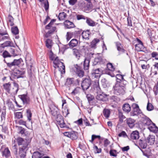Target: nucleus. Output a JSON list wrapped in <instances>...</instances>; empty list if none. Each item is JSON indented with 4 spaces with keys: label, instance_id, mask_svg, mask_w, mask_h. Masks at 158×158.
<instances>
[{
    "label": "nucleus",
    "instance_id": "1",
    "mask_svg": "<svg viewBox=\"0 0 158 158\" xmlns=\"http://www.w3.org/2000/svg\"><path fill=\"white\" fill-rule=\"evenodd\" d=\"M107 68L108 70H106L105 73L111 77H114L116 75L117 82V81H120V83H121V82L123 79V77L121 74H116V72L114 70L112 64L111 63H108L107 64Z\"/></svg>",
    "mask_w": 158,
    "mask_h": 158
},
{
    "label": "nucleus",
    "instance_id": "2",
    "mask_svg": "<svg viewBox=\"0 0 158 158\" xmlns=\"http://www.w3.org/2000/svg\"><path fill=\"white\" fill-rule=\"evenodd\" d=\"M12 71L11 76L13 78H24L25 77L23 76L25 73V71H22L17 68H15L12 69Z\"/></svg>",
    "mask_w": 158,
    "mask_h": 158
},
{
    "label": "nucleus",
    "instance_id": "3",
    "mask_svg": "<svg viewBox=\"0 0 158 158\" xmlns=\"http://www.w3.org/2000/svg\"><path fill=\"white\" fill-rule=\"evenodd\" d=\"M120 81H117L114 86H113L114 93L117 95L123 94L125 91V87L124 86L121 85Z\"/></svg>",
    "mask_w": 158,
    "mask_h": 158
},
{
    "label": "nucleus",
    "instance_id": "4",
    "mask_svg": "<svg viewBox=\"0 0 158 158\" xmlns=\"http://www.w3.org/2000/svg\"><path fill=\"white\" fill-rule=\"evenodd\" d=\"M53 66L55 68L60 67L59 70L61 73H65V68L64 64L60 61V60H53Z\"/></svg>",
    "mask_w": 158,
    "mask_h": 158
},
{
    "label": "nucleus",
    "instance_id": "5",
    "mask_svg": "<svg viewBox=\"0 0 158 158\" xmlns=\"http://www.w3.org/2000/svg\"><path fill=\"white\" fill-rule=\"evenodd\" d=\"M133 110L130 113V115L135 116L140 114L142 113L141 111L140 110L138 104L133 103L132 105Z\"/></svg>",
    "mask_w": 158,
    "mask_h": 158
},
{
    "label": "nucleus",
    "instance_id": "6",
    "mask_svg": "<svg viewBox=\"0 0 158 158\" xmlns=\"http://www.w3.org/2000/svg\"><path fill=\"white\" fill-rule=\"evenodd\" d=\"M32 60H25L27 66V73L28 76L31 77H32V69H33V64L31 63Z\"/></svg>",
    "mask_w": 158,
    "mask_h": 158
},
{
    "label": "nucleus",
    "instance_id": "7",
    "mask_svg": "<svg viewBox=\"0 0 158 158\" xmlns=\"http://www.w3.org/2000/svg\"><path fill=\"white\" fill-rule=\"evenodd\" d=\"M91 80L89 78H86L83 79L81 84V86L84 90L89 89L91 85Z\"/></svg>",
    "mask_w": 158,
    "mask_h": 158
},
{
    "label": "nucleus",
    "instance_id": "8",
    "mask_svg": "<svg viewBox=\"0 0 158 158\" xmlns=\"http://www.w3.org/2000/svg\"><path fill=\"white\" fill-rule=\"evenodd\" d=\"M103 73H104L103 70L99 68L93 69L91 72L92 75L97 78H99L101 75Z\"/></svg>",
    "mask_w": 158,
    "mask_h": 158
},
{
    "label": "nucleus",
    "instance_id": "9",
    "mask_svg": "<svg viewBox=\"0 0 158 158\" xmlns=\"http://www.w3.org/2000/svg\"><path fill=\"white\" fill-rule=\"evenodd\" d=\"M19 98L23 102V104H29L30 98L29 97H27V92L26 91V94H22L19 96Z\"/></svg>",
    "mask_w": 158,
    "mask_h": 158
},
{
    "label": "nucleus",
    "instance_id": "10",
    "mask_svg": "<svg viewBox=\"0 0 158 158\" xmlns=\"http://www.w3.org/2000/svg\"><path fill=\"white\" fill-rule=\"evenodd\" d=\"M8 47L15 48V46L12 41H6L4 43L0 44V49L1 50L5 47Z\"/></svg>",
    "mask_w": 158,
    "mask_h": 158
},
{
    "label": "nucleus",
    "instance_id": "11",
    "mask_svg": "<svg viewBox=\"0 0 158 158\" xmlns=\"http://www.w3.org/2000/svg\"><path fill=\"white\" fill-rule=\"evenodd\" d=\"M74 70L76 73L80 77H82L84 75V72L77 65H75Z\"/></svg>",
    "mask_w": 158,
    "mask_h": 158
},
{
    "label": "nucleus",
    "instance_id": "12",
    "mask_svg": "<svg viewBox=\"0 0 158 158\" xmlns=\"http://www.w3.org/2000/svg\"><path fill=\"white\" fill-rule=\"evenodd\" d=\"M108 95L104 93L98 94L96 96L97 99L100 101L106 102L108 100Z\"/></svg>",
    "mask_w": 158,
    "mask_h": 158
},
{
    "label": "nucleus",
    "instance_id": "13",
    "mask_svg": "<svg viewBox=\"0 0 158 158\" xmlns=\"http://www.w3.org/2000/svg\"><path fill=\"white\" fill-rule=\"evenodd\" d=\"M50 109L51 110L52 114L56 116L58 114V109L57 107L54 105H52L50 107Z\"/></svg>",
    "mask_w": 158,
    "mask_h": 158
},
{
    "label": "nucleus",
    "instance_id": "14",
    "mask_svg": "<svg viewBox=\"0 0 158 158\" xmlns=\"http://www.w3.org/2000/svg\"><path fill=\"white\" fill-rule=\"evenodd\" d=\"M2 154L3 157L5 156L6 158H7L11 156L10 152L7 147L2 152Z\"/></svg>",
    "mask_w": 158,
    "mask_h": 158
},
{
    "label": "nucleus",
    "instance_id": "15",
    "mask_svg": "<svg viewBox=\"0 0 158 158\" xmlns=\"http://www.w3.org/2000/svg\"><path fill=\"white\" fill-rule=\"evenodd\" d=\"M146 140L150 145L153 144L155 141V136L153 135H149L147 137Z\"/></svg>",
    "mask_w": 158,
    "mask_h": 158
},
{
    "label": "nucleus",
    "instance_id": "16",
    "mask_svg": "<svg viewBox=\"0 0 158 158\" xmlns=\"http://www.w3.org/2000/svg\"><path fill=\"white\" fill-rule=\"evenodd\" d=\"M139 137V133L137 131H133L130 135V138L131 139L136 140Z\"/></svg>",
    "mask_w": 158,
    "mask_h": 158
},
{
    "label": "nucleus",
    "instance_id": "17",
    "mask_svg": "<svg viewBox=\"0 0 158 158\" xmlns=\"http://www.w3.org/2000/svg\"><path fill=\"white\" fill-rule=\"evenodd\" d=\"M127 124L130 128H132L135 126V120L131 118H129L126 120Z\"/></svg>",
    "mask_w": 158,
    "mask_h": 158
},
{
    "label": "nucleus",
    "instance_id": "18",
    "mask_svg": "<svg viewBox=\"0 0 158 158\" xmlns=\"http://www.w3.org/2000/svg\"><path fill=\"white\" fill-rule=\"evenodd\" d=\"M146 140L145 139H140L139 140L138 143L139 146L142 148L144 149L146 148L147 143Z\"/></svg>",
    "mask_w": 158,
    "mask_h": 158
},
{
    "label": "nucleus",
    "instance_id": "19",
    "mask_svg": "<svg viewBox=\"0 0 158 158\" xmlns=\"http://www.w3.org/2000/svg\"><path fill=\"white\" fill-rule=\"evenodd\" d=\"M64 24L67 28L70 29L75 27L73 23L68 20H66L64 23Z\"/></svg>",
    "mask_w": 158,
    "mask_h": 158
},
{
    "label": "nucleus",
    "instance_id": "20",
    "mask_svg": "<svg viewBox=\"0 0 158 158\" xmlns=\"http://www.w3.org/2000/svg\"><path fill=\"white\" fill-rule=\"evenodd\" d=\"M123 110L124 112L128 113L131 111V107L128 104L125 103L123 106Z\"/></svg>",
    "mask_w": 158,
    "mask_h": 158
},
{
    "label": "nucleus",
    "instance_id": "21",
    "mask_svg": "<svg viewBox=\"0 0 158 158\" xmlns=\"http://www.w3.org/2000/svg\"><path fill=\"white\" fill-rule=\"evenodd\" d=\"M118 50L120 53L125 52V50L123 48L122 44L119 42H117L116 43Z\"/></svg>",
    "mask_w": 158,
    "mask_h": 158
},
{
    "label": "nucleus",
    "instance_id": "22",
    "mask_svg": "<svg viewBox=\"0 0 158 158\" xmlns=\"http://www.w3.org/2000/svg\"><path fill=\"white\" fill-rule=\"evenodd\" d=\"M48 29H50V30L45 35V36L47 37H48L50 34H52L56 31V27L55 26H52L49 27Z\"/></svg>",
    "mask_w": 158,
    "mask_h": 158
},
{
    "label": "nucleus",
    "instance_id": "23",
    "mask_svg": "<svg viewBox=\"0 0 158 158\" xmlns=\"http://www.w3.org/2000/svg\"><path fill=\"white\" fill-rule=\"evenodd\" d=\"M148 128L150 131L153 132H156L158 130L157 127L154 124H153L152 123L149 126Z\"/></svg>",
    "mask_w": 158,
    "mask_h": 158
},
{
    "label": "nucleus",
    "instance_id": "24",
    "mask_svg": "<svg viewBox=\"0 0 158 158\" xmlns=\"http://www.w3.org/2000/svg\"><path fill=\"white\" fill-rule=\"evenodd\" d=\"M100 41L99 39L95 38L91 42L90 47L91 48H96L97 44Z\"/></svg>",
    "mask_w": 158,
    "mask_h": 158
},
{
    "label": "nucleus",
    "instance_id": "25",
    "mask_svg": "<svg viewBox=\"0 0 158 158\" xmlns=\"http://www.w3.org/2000/svg\"><path fill=\"white\" fill-rule=\"evenodd\" d=\"M27 117L28 120L29 122H31L32 123V121H31V118L32 116V113L31 112V110L30 109H28L26 111Z\"/></svg>",
    "mask_w": 158,
    "mask_h": 158
},
{
    "label": "nucleus",
    "instance_id": "26",
    "mask_svg": "<svg viewBox=\"0 0 158 158\" xmlns=\"http://www.w3.org/2000/svg\"><path fill=\"white\" fill-rule=\"evenodd\" d=\"M45 42L47 47L50 49L51 48L53 44L52 40L51 39H48L46 40Z\"/></svg>",
    "mask_w": 158,
    "mask_h": 158
},
{
    "label": "nucleus",
    "instance_id": "27",
    "mask_svg": "<svg viewBox=\"0 0 158 158\" xmlns=\"http://www.w3.org/2000/svg\"><path fill=\"white\" fill-rule=\"evenodd\" d=\"M89 35L90 32L88 31H83L82 34V38L85 40H88L89 39Z\"/></svg>",
    "mask_w": 158,
    "mask_h": 158
},
{
    "label": "nucleus",
    "instance_id": "28",
    "mask_svg": "<svg viewBox=\"0 0 158 158\" xmlns=\"http://www.w3.org/2000/svg\"><path fill=\"white\" fill-rule=\"evenodd\" d=\"M86 23L90 26L94 27L96 25V23L90 18H86Z\"/></svg>",
    "mask_w": 158,
    "mask_h": 158
},
{
    "label": "nucleus",
    "instance_id": "29",
    "mask_svg": "<svg viewBox=\"0 0 158 158\" xmlns=\"http://www.w3.org/2000/svg\"><path fill=\"white\" fill-rule=\"evenodd\" d=\"M78 41L76 39L72 40L69 43V46L70 47H74L76 46L78 44Z\"/></svg>",
    "mask_w": 158,
    "mask_h": 158
},
{
    "label": "nucleus",
    "instance_id": "30",
    "mask_svg": "<svg viewBox=\"0 0 158 158\" xmlns=\"http://www.w3.org/2000/svg\"><path fill=\"white\" fill-rule=\"evenodd\" d=\"M143 44H138L135 45V48L137 51H142L144 49Z\"/></svg>",
    "mask_w": 158,
    "mask_h": 158
},
{
    "label": "nucleus",
    "instance_id": "31",
    "mask_svg": "<svg viewBox=\"0 0 158 158\" xmlns=\"http://www.w3.org/2000/svg\"><path fill=\"white\" fill-rule=\"evenodd\" d=\"M89 60H84L83 63V67L85 70H88L89 66Z\"/></svg>",
    "mask_w": 158,
    "mask_h": 158
},
{
    "label": "nucleus",
    "instance_id": "32",
    "mask_svg": "<svg viewBox=\"0 0 158 158\" xmlns=\"http://www.w3.org/2000/svg\"><path fill=\"white\" fill-rule=\"evenodd\" d=\"M4 88L6 91L10 93V87L11 86V84L10 82L8 83H6L3 85Z\"/></svg>",
    "mask_w": 158,
    "mask_h": 158
},
{
    "label": "nucleus",
    "instance_id": "33",
    "mask_svg": "<svg viewBox=\"0 0 158 158\" xmlns=\"http://www.w3.org/2000/svg\"><path fill=\"white\" fill-rule=\"evenodd\" d=\"M74 82V78H68L66 80L65 85L67 86H69L73 84Z\"/></svg>",
    "mask_w": 158,
    "mask_h": 158
},
{
    "label": "nucleus",
    "instance_id": "34",
    "mask_svg": "<svg viewBox=\"0 0 158 158\" xmlns=\"http://www.w3.org/2000/svg\"><path fill=\"white\" fill-rule=\"evenodd\" d=\"M143 123L144 125L150 126L152 123L151 120L148 118H146L143 121Z\"/></svg>",
    "mask_w": 158,
    "mask_h": 158
},
{
    "label": "nucleus",
    "instance_id": "35",
    "mask_svg": "<svg viewBox=\"0 0 158 158\" xmlns=\"http://www.w3.org/2000/svg\"><path fill=\"white\" fill-rule=\"evenodd\" d=\"M25 139L26 140V141L25 142V143H24L23 144V145L22 148L25 150V149L27 148L28 145L31 142V138L30 139Z\"/></svg>",
    "mask_w": 158,
    "mask_h": 158
},
{
    "label": "nucleus",
    "instance_id": "36",
    "mask_svg": "<svg viewBox=\"0 0 158 158\" xmlns=\"http://www.w3.org/2000/svg\"><path fill=\"white\" fill-rule=\"evenodd\" d=\"M78 138V133L77 132H71L70 138L73 140L76 139Z\"/></svg>",
    "mask_w": 158,
    "mask_h": 158
},
{
    "label": "nucleus",
    "instance_id": "37",
    "mask_svg": "<svg viewBox=\"0 0 158 158\" xmlns=\"http://www.w3.org/2000/svg\"><path fill=\"white\" fill-rule=\"evenodd\" d=\"M11 31L12 33L15 35H18L19 33V30L17 26L12 27L11 28Z\"/></svg>",
    "mask_w": 158,
    "mask_h": 158
},
{
    "label": "nucleus",
    "instance_id": "38",
    "mask_svg": "<svg viewBox=\"0 0 158 158\" xmlns=\"http://www.w3.org/2000/svg\"><path fill=\"white\" fill-rule=\"evenodd\" d=\"M42 3V5L43 6L45 10L46 11H47L48 10L49 8V3L48 0H46L45 1H43Z\"/></svg>",
    "mask_w": 158,
    "mask_h": 158
},
{
    "label": "nucleus",
    "instance_id": "39",
    "mask_svg": "<svg viewBox=\"0 0 158 158\" xmlns=\"http://www.w3.org/2000/svg\"><path fill=\"white\" fill-rule=\"evenodd\" d=\"M67 16V14L64 12L59 13L58 18L59 20H62L64 19Z\"/></svg>",
    "mask_w": 158,
    "mask_h": 158
},
{
    "label": "nucleus",
    "instance_id": "40",
    "mask_svg": "<svg viewBox=\"0 0 158 158\" xmlns=\"http://www.w3.org/2000/svg\"><path fill=\"white\" fill-rule=\"evenodd\" d=\"M17 141L18 145L20 146L22 145L24 143H25V141L24 139L20 137H18L16 139Z\"/></svg>",
    "mask_w": 158,
    "mask_h": 158
},
{
    "label": "nucleus",
    "instance_id": "41",
    "mask_svg": "<svg viewBox=\"0 0 158 158\" xmlns=\"http://www.w3.org/2000/svg\"><path fill=\"white\" fill-rule=\"evenodd\" d=\"M7 103L8 104L9 107L11 108L13 110L15 111L17 110H15L14 105L11 101H10V99L7 100Z\"/></svg>",
    "mask_w": 158,
    "mask_h": 158
},
{
    "label": "nucleus",
    "instance_id": "42",
    "mask_svg": "<svg viewBox=\"0 0 158 158\" xmlns=\"http://www.w3.org/2000/svg\"><path fill=\"white\" fill-rule=\"evenodd\" d=\"M103 114L106 118H108L110 114V111L108 109H105L103 111Z\"/></svg>",
    "mask_w": 158,
    "mask_h": 158
},
{
    "label": "nucleus",
    "instance_id": "43",
    "mask_svg": "<svg viewBox=\"0 0 158 158\" xmlns=\"http://www.w3.org/2000/svg\"><path fill=\"white\" fill-rule=\"evenodd\" d=\"M49 55L50 59H57L58 57V56L52 52L51 50L50 51Z\"/></svg>",
    "mask_w": 158,
    "mask_h": 158
},
{
    "label": "nucleus",
    "instance_id": "44",
    "mask_svg": "<svg viewBox=\"0 0 158 158\" xmlns=\"http://www.w3.org/2000/svg\"><path fill=\"white\" fill-rule=\"evenodd\" d=\"M15 118L20 119L23 118V115L21 112H17L14 113Z\"/></svg>",
    "mask_w": 158,
    "mask_h": 158
},
{
    "label": "nucleus",
    "instance_id": "45",
    "mask_svg": "<svg viewBox=\"0 0 158 158\" xmlns=\"http://www.w3.org/2000/svg\"><path fill=\"white\" fill-rule=\"evenodd\" d=\"M56 116V120L58 123L60 122H63V117L60 114H57Z\"/></svg>",
    "mask_w": 158,
    "mask_h": 158
},
{
    "label": "nucleus",
    "instance_id": "46",
    "mask_svg": "<svg viewBox=\"0 0 158 158\" xmlns=\"http://www.w3.org/2000/svg\"><path fill=\"white\" fill-rule=\"evenodd\" d=\"M2 55L4 58L11 57V54L6 50H5L3 52Z\"/></svg>",
    "mask_w": 158,
    "mask_h": 158
},
{
    "label": "nucleus",
    "instance_id": "47",
    "mask_svg": "<svg viewBox=\"0 0 158 158\" xmlns=\"http://www.w3.org/2000/svg\"><path fill=\"white\" fill-rule=\"evenodd\" d=\"M16 127H18V129L20 130V131L19 132V133L21 134L22 135H23L25 134L26 129L25 128L21 126H16Z\"/></svg>",
    "mask_w": 158,
    "mask_h": 158
},
{
    "label": "nucleus",
    "instance_id": "48",
    "mask_svg": "<svg viewBox=\"0 0 158 158\" xmlns=\"http://www.w3.org/2000/svg\"><path fill=\"white\" fill-rule=\"evenodd\" d=\"M32 158H40V152H35L32 156Z\"/></svg>",
    "mask_w": 158,
    "mask_h": 158
},
{
    "label": "nucleus",
    "instance_id": "49",
    "mask_svg": "<svg viewBox=\"0 0 158 158\" xmlns=\"http://www.w3.org/2000/svg\"><path fill=\"white\" fill-rule=\"evenodd\" d=\"M86 97L88 101V102H89L90 101L93 100L94 98V97L93 95H91L90 94H87L86 95Z\"/></svg>",
    "mask_w": 158,
    "mask_h": 158
},
{
    "label": "nucleus",
    "instance_id": "50",
    "mask_svg": "<svg viewBox=\"0 0 158 158\" xmlns=\"http://www.w3.org/2000/svg\"><path fill=\"white\" fill-rule=\"evenodd\" d=\"M73 52L74 55L76 56V57L78 58V57H79L80 56V54L79 53L78 51V50L74 48L73 49Z\"/></svg>",
    "mask_w": 158,
    "mask_h": 158
},
{
    "label": "nucleus",
    "instance_id": "51",
    "mask_svg": "<svg viewBox=\"0 0 158 158\" xmlns=\"http://www.w3.org/2000/svg\"><path fill=\"white\" fill-rule=\"evenodd\" d=\"M18 123L19 125H24L28 129H29V128L27 127V126L26 125V123L25 121H24L22 119H20Z\"/></svg>",
    "mask_w": 158,
    "mask_h": 158
},
{
    "label": "nucleus",
    "instance_id": "52",
    "mask_svg": "<svg viewBox=\"0 0 158 158\" xmlns=\"http://www.w3.org/2000/svg\"><path fill=\"white\" fill-rule=\"evenodd\" d=\"M94 149L95 153H99L101 152V149L100 148H98L96 146H94Z\"/></svg>",
    "mask_w": 158,
    "mask_h": 158
},
{
    "label": "nucleus",
    "instance_id": "53",
    "mask_svg": "<svg viewBox=\"0 0 158 158\" xmlns=\"http://www.w3.org/2000/svg\"><path fill=\"white\" fill-rule=\"evenodd\" d=\"M118 136L119 137H123L124 138H125L126 137H128L125 131H122L121 132L119 133L118 134Z\"/></svg>",
    "mask_w": 158,
    "mask_h": 158
},
{
    "label": "nucleus",
    "instance_id": "54",
    "mask_svg": "<svg viewBox=\"0 0 158 158\" xmlns=\"http://www.w3.org/2000/svg\"><path fill=\"white\" fill-rule=\"evenodd\" d=\"M153 106L150 103L148 102L147 107V109L148 110L151 111L153 109Z\"/></svg>",
    "mask_w": 158,
    "mask_h": 158
},
{
    "label": "nucleus",
    "instance_id": "55",
    "mask_svg": "<svg viewBox=\"0 0 158 158\" xmlns=\"http://www.w3.org/2000/svg\"><path fill=\"white\" fill-rule=\"evenodd\" d=\"M94 89L95 92L98 94L101 92V89L98 85H96V86H94Z\"/></svg>",
    "mask_w": 158,
    "mask_h": 158
},
{
    "label": "nucleus",
    "instance_id": "56",
    "mask_svg": "<svg viewBox=\"0 0 158 158\" xmlns=\"http://www.w3.org/2000/svg\"><path fill=\"white\" fill-rule=\"evenodd\" d=\"M56 21L55 19H52L50 22L46 27V29H49V27L50 26H52L53 25V23L55 22Z\"/></svg>",
    "mask_w": 158,
    "mask_h": 158
},
{
    "label": "nucleus",
    "instance_id": "57",
    "mask_svg": "<svg viewBox=\"0 0 158 158\" xmlns=\"http://www.w3.org/2000/svg\"><path fill=\"white\" fill-rule=\"evenodd\" d=\"M94 55H95V54H94V53H91L88 52L87 54L86 58H85V59H91V58H92L93 56Z\"/></svg>",
    "mask_w": 158,
    "mask_h": 158
},
{
    "label": "nucleus",
    "instance_id": "58",
    "mask_svg": "<svg viewBox=\"0 0 158 158\" xmlns=\"http://www.w3.org/2000/svg\"><path fill=\"white\" fill-rule=\"evenodd\" d=\"M5 35H8L7 31L6 30L4 31L3 30L0 29V35L3 36Z\"/></svg>",
    "mask_w": 158,
    "mask_h": 158
},
{
    "label": "nucleus",
    "instance_id": "59",
    "mask_svg": "<svg viewBox=\"0 0 158 158\" xmlns=\"http://www.w3.org/2000/svg\"><path fill=\"white\" fill-rule=\"evenodd\" d=\"M101 62L102 61L100 60H94L93 62V64L94 65H99L101 64Z\"/></svg>",
    "mask_w": 158,
    "mask_h": 158
},
{
    "label": "nucleus",
    "instance_id": "60",
    "mask_svg": "<svg viewBox=\"0 0 158 158\" xmlns=\"http://www.w3.org/2000/svg\"><path fill=\"white\" fill-rule=\"evenodd\" d=\"M23 61V60H14L13 62L14 65H18L21 63V61Z\"/></svg>",
    "mask_w": 158,
    "mask_h": 158
},
{
    "label": "nucleus",
    "instance_id": "61",
    "mask_svg": "<svg viewBox=\"0 0 158 158\" xmlns=\"http://www.w3.org/2000/svg\"><path fill=\"white\" fill-rule=\"evenodd\" d=\"M17 145L16 143L13 146V148L14 150V154L16 156H17V155H18V148H17Z\"/></svg>",
    "mask_w": 158,
    "mask_h": 158
},
{
    "label": "nucleus",
    "instance_id": "62",
    "mask_svg": "<svg viewBox=\"0 0 158 158\" xmlns=\"http://www.w3.org/2000/svg\"><path fill=\"white\" fill-rule=\"evenodd\" d=\"M151 55L152 57H155V59H158V54L157 52H153L152 53Z\"/></svg>",
    "mask_w": 158,
    "mask_h": 158
},
{
    "label": "nucleus",
    "instance_id": "63",
    "mask_svg": "<svg viewBox=\"0 0 158 158\" xmlns=\"http://www.w3.org/2000/svg\"><path fill=\"white\" fill-rule=\"evenodd\" d=\"M58 124H59L60 127L61 128H68L66 126L65 123H64V121H63V122H60ZM68 128L69 127H68Z\"/></svg>",
    "mask_w": 158,
    "mask_h": 158
},
{
    "label": "nucleus",
    "instance_id": "64",
    "mask_svg": "<svg viewBox=\"0 0 158 158\" xmlns=\"http://www.w3.org/2000/svg\"><path fill=\"white\" fill-rule=\"evenodd\" d=\"M116 151L115 150H111L110 152V154L111 156L116 157L117 155L115 154Z\"/></svg>",
    "mask_w": 158,
    "mask_h": 158
}]
</instances>
